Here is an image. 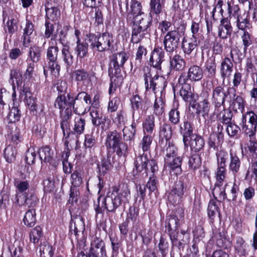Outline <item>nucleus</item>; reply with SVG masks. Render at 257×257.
<instances>
[{"label": "nucleus", "instance_id": "f257e3e1", "mask_svg": "<svg viewBox=\"0 0 257 257\" xmlns=\"http://www.w3.org/2000/svg\"><path fill=\"white\" fill-rule=\"evenodd\" d=\"M88 103H91L90 95L87 92L82 91L75 96L71 92L68 93L66 95H59L55 101L54 106L62 111L64 109H71L72 107L74 113L83 115L88 110Z\"/></svg>", "mask_w": 257, "mask_h": 257}, {"label": "nucleus", "instance_id": "f03ea898", "mask_svg": "<svg viewBox=\"0 0 257 257\" xmlns=\"http://www.w3.org/2000/svg\"><path fill=\"white\" fill-rule=\"evenodd\" d=\"M130 195V190L127 185L123 184L119 188L112 187L105 198V208L108 212H114L123 202L128 200Z\"/></svg>", "mask_w": 257, "mask_h": 257}, {"label": "nucleus", "instance_id": "7ed1b4c3", "mask_svg": "<svg viewBox=\"0 0 257 257\" xmlns=\"http://www.w3.org/2000/svg\"><path fill=\"white\" fill-rule=\"evenodd\" d=\"M227 5L229 17L235 19L236 26L238 29L243 32L249 30L252 26L248 14L241 12L239 6L235 4L233 0L228 1Z\"/></svg>", "mask_w": 257, "mask_h": 257}, {"label": "nucleus", "instance_id": "20e7f679", "mask_svg": "<svg viewBox=\"0 0 257 257\" xmlns=\"http://www.w3.org/2000/svg\"><path fill=\"white\" fill-rule=\"evenodd\" d=\"M105 145L107 150H112L119 157L124 156L128 151L127 143L122 141L121 135L116 130L107 133Z\"/></svg>", "mask_w": 257, "mask_h": 257}, {"label": "nucleus", "instance_id": "39448f33", "mask_svg": "<svg viewBox=\"0 0 257 257\" xmlns=\"http://www.w3.org/2000/svg\"><path fill=\"white\" fill-rule=\"evenodd\" d=\"M86 36L90 48L98 52H102L109 50L113 42L112 35L108 33H103L98 35L89 33Z\"/></svg>", "mask_w": 257, "mask_h": 257}, {"label": "nucleus", "instance_id": "423d86ee", "mask_svg": "<svg viewBox=\"0 0 257 257\" xmlns=\"http://www.w3.org/2000/svg\"><path fill=\"white\" fill-rule=\"evenodd\" d=\"M143 78L146 91L152 90L154 93L157 89H164L166 86V81L164 77L158 74L152 76L151 69L148 66L143 67Z\"/></svg>", "mask_w": 257, "mask_h": 257}, {"label": "nucleus", "instance_id": "0eeeda50", "mask_svg": "<svg viewBox=\"0 0 257 257\" xmlns=\"http://www.w3.org/2000/svg\"><path fill=\"white\" fill-rule=\"evenodd\" d=\"M178 215L180 218L184 217V210L182 208H179L178 211L175 215H171L168 219V221L166 222V231H167L169 235L172 245H178L181 246V243L178 242V237L180 235H178V232L179 226V219Z\"/></svg>", "mask_w": 257, "mask_h": 257}, {"label": "nucleus", "instance_id": "6e6552de", "mask_svg": "<svg viewBox=\"0 0 257 257\" xmlns=\"http://www.w3.org/2000/svg\"><path fill=\"white\" fill-rule=\"evenodd\" d=\"M182 32L178 30L170 31L164 36L163 44L164 49L169 53H173L179 47Z\"/></svg>", "mask_w": 257, "mask_h": 257}, {"label": "nucleus", "instance_id": "1a4fd4ad", "mask_svg": "<svg viewBox=\"0 0 257 257\" xmlns=\"http://www.w3.org/2000/svg\"><path fill=\"white\" fill-rule=\"evenodd\" d=\"M186 186L182 178H180L173 185L168 198L169 201L175 205L181 203L185 197Z\"/></svg>", "mask_w": 257, "mask_h": 257}, {"label": "nucleus", "instance_id": "9d476101", "mask_svg": "<svg viewBox=\"0 0 257 257\" xmlns=\"http://www.w3.org/2000/svg\"><path fill=\"white\" fill-rule=\"evenodd\" d=\"M149 163V166L153 171H158V167L155 160H149L147 153L142 152L139 151L138 155L136 156L134 161L135 170L137 173L142 172L144 169H149L147 167V164Z\"/></svg>", "mask_w": 257, "mask_h": 257}, {"label": "nucleus", "instance_id": "9b49d317", "mask_svg": "<svg viewBox=\"0 0 257 257\" xmlns=\"http://www.w3.org/2000/svg\"><path fill=\"white\" fill-rule=\"evenodd\" d=\"M228 93L223 86L219 85L213 88L211 101L215 111H218L221 106H225V102Z\"/></svg>", "mask_w": 257, "mask_h": 257}, {"label": "nucleus", "instance_id": "f8f14e48", "mask_svg": "<svg viewBox=\"0 0 257 257\" xmlns=\"http://www.w3.org/2000/svg\"><path fill=\"white\" fill-rule=\"evenodd\" d=\"M203 76L202 68L196 65L191 66L188 70L187 75L184 73H181L178 79L179 83H184L188 80L191 81H198L201 80Z\"/></svg>", "mask_w": 257, "mask_h": 257}, {"label": "nucleus", "instance_id": "ddd939ff", "mask_svg": "<svg viewBox=\"0 0 257 257\" xmlns=\"http://www.w3.org/2000/svg\"><path fill=\"white\" fill-rule=\"evenodd\" d=\"M39 154L42 165L43 163H48L55 167L58 165L54 152L49 147L46 146L41 148L39 151Z\"/></svg>", "mask_w": 257, "mask_h": 257}, {"label": "nucleus", "instance_id": "4468645a", "mask_svg": "<svg viewBox=\"0 0 257 257\" xmlns=\"http://www.w3.org/2000/svg\"><path fill=\"white\" fill-rule=\"evenodd\" d=\"M39 199L36 194L32 191H28L25 195L18 196L16 202L19 206H25L28 207H34L37 204Z\"/></svg>", "mask_w": 257, "mask_h": 257}, {"label": "nucleus", "instance_id": "2eb2a0df", "mask_svg": "<svg viewBox=\"0 0 257 257\" xmlns=\"http://www.w3.org/2000/svg\"><path fill=\"white\" fill-rule=\"evenodd\" d=\"M36 36V32L34 30L33 24L30 20H27L22 36L23 45L25 47H28Z\"/></svg>", "mask_w": 257, "mask_h": 257}, {"label": "nucleus", "instance_id": "dca6fc26", "mask_svg": "<svg viewBox=\"0 0 257 257\" xmlns=\"http://www.w3.org/2000/svg\"><path fill=\"white\" fill-rule=\"evenodd\" d=\"M161 151L165 155L164 159L174 158L177 155L178 149L173 141L162 142L159 143Z\"/></svg>", "mask_w": 257, "mask_h": 257}, {"label": "nucleus", "instance_id": "f3484780", "mask_svg": "<svg viewBox=\"0 0 257 257\" xmlns=\"http://www.w3.org/2000/svg\"><path fill=\"white\" fill-rule=\"evenodd\" d=\"M85 230L83 218L81 216H77L71 219L70 223V232L77 238L80 233H82Z\"/></svg>", "mask_w": 257, "mask_h": 257}, {"label": "nucleus", "instance_id": "a211bd4d", "mask_svg": "<svg viewBox=\"0 0 257 257\" xmlns=\"http://www.w3.org/2000/svg\"><path fill=\"white\" fill-rule=\"evenodd\" d=\"M144 14L142 11L141 3L137 0H132L130 10L128 11L126 16V21H132L135 18H140Z\"/></svg>", "mask_w": 257, "mask_h": 257}, {"label": "nucleus", "instance_id": "6ab92c4d", "mask_svg": "<svg viewBox=\"0 0 257 257\" xmlns=\"http://www.w3.org/2000/svg\"><path fill=\"white\" fill-rule=\"evenodd\" d=\"M198 42L196 36L184 37L181 42V48L184 54L190 55L197 47Z\"/></svg>", "mask_w": 257, "mask_h": 257}, {"label": "nucleus", "instance_id": "aec40b11", "mask_svg": "<svg viewBox=\"0 0 257 257\" xmlns=\"http://www.w3.org/2000/svg\"><path fill=\"white\" fill-rule=\"evenodd\" d=\"M232 27L230 23V18H223L221 19L220 25L218 26V36L222 39H226L231 36Z\"/></svg>", "mask_w": 257, "mask_h": 257}, {"label": "nucleus", "instance_id": "412c9836", "mask_svg": "<svg viewBox=\"0 0 257 257\" xmlns=\"http://www.w3.org/2000/svg\"><path fill=\"white\" fill-rule=\"evenodd\" d=\"M241 161L238 156L231 151L229 153L228 169L235 178L239 174Z\"/></svg>", "mask_w": 257, "mask_h": 257}, {"label": "nucleus", "instance_id": "4be33fe9", "mask_svg": "<svg viewBox=\"0 0 257 257\" xmlns=\"http://www.w3.org/2000/svg\"><path fill=\"white\" fill-rule=\"evenodd\" d=\"M233 68V63L228 56L222 60L220 66V74L223 80L231 75Z\"/></svg>", "mask_w": 257, "mask_h": 257}, {"label": "nucleus", "instance_id": "5701e85b", "mask_svg": "<svg viewBox=\"0 0 257 257\" xmlns=\"http://www.w3.org/2000/svg\"><path fill=\"white\" fill-rule=\"evenodd\" d=\"M127 23L132 25L141 30L148 32V30L151 24V20L147 15H142L140 18H135L132 21H127Z\"/></svg>", "mask_w": 257, "mask_h": 257}, {"label": "nucleus", "instance_id": "b1692460", "mask_svg": "<svg viewBox=\"0 0 257 257\" xmlns=\"http://www.w3.org/2000/svg\"><path fill=\"white\" fill-rule=\"evenodd\" d=\"M61 113V121L60 127L63 131L64 136H65V132L68 134V136L70 133V119L72 115L71 109H64L63 111L60 110Z\"/></svg>", "mask_w": 257, "mask_h": 257}, {"label": "nucleus", "instance_id": "393cba45", "mask_svg": "<svg viewBox=\"0 0 257 257\" xmlns=\"http://www.w3.org/2000/svg\"><path fill=\"white\" fill-rule=\"evenodd\" d=\"M165 52L161 47H157L152 53L150 61L155 68L161 69V65L164 61Z\"/></svg>", "mask_w": 257, "mask_h": 257}, {"label": "nucleus", "instance_id": "a878e982", "mask_svg": "<svg viewBox=\"0 0 257 257\" xmlns=\"http://www.w3.org/2000/svg\"><path fill=\"white\" fill-rule=\"evenodd\" d=\"M220 205L216 198L212 199L210 200L207 208V214L209 218L210 221L211 223H213L214 220L217 217H220V209L218 206Z\"/></svg>", "mask_w": 257, "mask_h": 257}, {"label": "nucleus", "instance_id": "bb28decb", "mask_svg": "<svg viewBox=\"0 0 257 257\" xmlns=\"http://www.w3.org/2000/svg\"><path fill=\"white\" fill-rule=\"evenodd\" d=\"M180 133L183 136V142L185 147H188L189 138L193 136V128L191 123L188 121H184L180 125Z\"/></svg>", "mask_w": 257, "mask_h": 257}, {"label": "nucleus", "instance_id": "cd10ccee", "mask_svg": "<svg viewBox=\"0 0 257 257\" xmlns=\"http://www.w3.org/2000/svg\"><path fill=\"white\" fill-rule=\"evenodd\" d=\"M165 166L168 167L170 171H174L177 175L181 172L182 159L181 157H175L172 158L164 159Z\"/></svg>", "mask_w": 257, "mask_h": 257}, {"label": "nucleus", "instance_id": "c85d7f7f", "mask_svg": "<svg viewBox=\"0 0 257 257\" xmlns=\"http://www.w3.org/2000/svg\"><path fill=\"white\" fill-rule=\"evenodd\" d=\"M159 134V143H162V142L164 141V142H165V141H170L173 135L171 125L168 122L160 124Z\"/></svg>", "mask_w": 257, "mask_h": 257}, {"label": "nucleus", "instance_id": "c756f323", "mask_svg": "<svg viewBox=\"0 0 257 257\" xmlns=\"http://www.w3.org/2000/svg\"><path fill=\"white\" fill-rule=\"evenodd\" d=\"M138 124V120L133 119L132 124L129 126H125L122 130L123 139L125 142L134 141L136 133V127Z\"/></svg>", "mask_w": 257, "mask_h": 257}, {"label": "nucleus", "instance_id": "7c9ffc66", "mask_svg": "<svg viewBox=\"0 0 257 257\" xmlns=\"http://www.w3.org/2000/svg\"><path fill=\"white\" fill-rule=\"evenodd\" d=\"M204 145V140L201 136L194 134L190 138L189 146L192 151L199 152L203 149Z\"/></svg>", "mask_w": 257, "mask_h": 257}, {"label": "nucleus", "instance_id": "2f4dec72", "mask_svg": "<svg viewBox=\"0 0 257 257\" xmlns=\"http://www.w3.org/2000/svg\"><path fill=\"white\" fill-rule=\"evenodd\" d=\"M132 108V118L135 119V115L136 111L141 110L144 111L145 108V102L138 94H134L130 99Z\"/></svg>", "mask_w": 257, "mask_h": 257}, {"label": "nucleus", "instance_id": "473e14b6", "mask_svg": "<svg viewBox=\"0 0 257 257\" xmlns=\"http://www.w3.org/2000/svg\"><path fill=\"white\" fill-rule=\"evenodd\" d=\"M10 81L12 85L13 93L12 96L16 97V84L17 87L20 86L22 84V75L19 69L17 68H13L10 70Z\"/></svg>", "mask_w": 257, "mask_h": 257}, {"label": "nucleus", "instance_id": "72a5a7b5", "mask_svg": "<svg viewBox=\"0 0 257 257\" xmlns=\"http://www.w3.org/2000/svg\"><path fill=\"white\" fill-rule=\"evenodd\" d=\"M90 115L91 118V122L93 125L99 126L104 125L106 120L105 117L100 111L99 109L91 108ZM102 127V126H101Z\"/></svg>", "mask_w": 257, "mask_h": 257}, {"label": "nucleus", "instance_id": "f704fd0d", "mask_svg": "<svg viewBox=\"0 0 257 257\" xmlns=\"http://www.w3.org/2000/svg\"><path fill=\"white\" fill-rule=\"evenodd\" d=\"M182 85L181 88L180 90V95L185 101L188 102L197 96L195 95L192 89L191 85L185 82L184 83H180Z\"/></svg>", "mask_w": 257, "mask_h": 257}, {"label": "nucleus", "instance_id": "c9c22d12", "mask_svg": "<svg viewBox=\"0 0 257 257\" xmlns=\"http://www.w3.org/2000/svg\"><path fill=\"white\" fill-rule=\"evenodd\" d=\"M170 68L175 71H182L185 67V60L179 54H175L170 58Z\"/></svg>", "mask_w": 257, "mask_h": 257}, {"label": "nucleus", "instance_id": "e433bc0d", "mask_svg": "<svg viewBox=\"0 0 257 257\" xmlns=\"http://www.w3.org/2000/svg\"><path fill=\"white\" fill-rule=\"evenodd\" d=\"M231 103V105L234 110L237 111L238 110L241 112H243L245 107V101L241 96L236 94L235 89H234Z\"/></svg>", "mask_w": 257, "mask_h": 257}, {"label": "nucleus", "instance_id": "4c0bfd02", "mask_svg": "<svg viewBox=\"0 0 257 257\" xmlns=\"http://www.w3.org/2000/svg\"><path fill=\"white\" fill-rule=\"evenodd\" d=\"M165 0H150V14L159 16L163 12L165 7Z\"/></svg>", "mask_w": 257, "mask_h": 257}, {"label": "nucleus", "instance_id": "58836bf2", "mask_svg": "<svg viewBox=\"0 0 257 257\" xmlns=\"http://www.w3.org/2000/svg\"><path fill=\"white\" fill-rule=\"evenodd\" d=\"M128 59V55L125 52L122 51L112 55L110 64L123 67L125 62Z\"/></svg>", "mask_w": 257, "mask_h": 257}, {"label": "nucleus", "instance_id": "ea45409f", "mask_svg": "<svg viewBox=\"0 0 257 257\" xmlns=\"http://www.w3.org/2000/svg\"><path fill=\"white\" fill-rule=\"evenodd\" d=\"M222 107V110L219 109L218 111L215 110V112L217 113V116L220 122L227 124L231 122L232 113L229 109H226L225 106Z\"/></svg>", "mask_w": 257, "mask_h": 257}, {"label": "nucleus", "instance_id": "a19ab883", "mask_svg": "<svg viewBox=\"0 0 257 257\" xmlns=\"http://www.w3.org/2000/svg\"><path fill=\"white\" fill-rule=\"evenodd\" d=\"M73 123L72 133L76 135L82 134L85 130V119L80 116H76L74 119Z\"/></svg>", "mask_w": 257, "mask_h": 257}, {"label": "nucleus", "instance_id": "79ce46f5", "mask_svg": "<svg viewBox=\"0 0 257 257\" xmlns=\"http://www.w3.org/2000/svg\"><path fill=\"white\" fill-rule=\"evenodd\" d=\"M155 118L153 115H148L143 123L144 134L152 135L155 126Z\"/></svg>", "mask_w": 257, "mask_h": 257}, {"label": "nucleus", "instance_id": "37998d69", "mask_svg": "<svg viewBox=\"0 0 257 257\" xmlns=\"http://www.w3.org/2000/svg\"><path fill=\"white\" fill-rule=\"evenodd\" d=\"M121 66L109 64L108 68V75L110 80H113L116 79L121 82L123 80V76L121 73Z\"/></svg>", "mask_w": 257, "mask_h": 257}, {"label": "nucleus", "instance_id": "c03bdc74", "mask_svg": "<svg viewBox=\"0 0 257 257\" xmlns=\"http://www.w3.org/2000/svg\"><path fill=\"white\" fill-rule=\"evenodd\" d=\"M28 58L27 61L33 62L36 63L41 60V48L36 46L30 47L28 52Z\"/></svg>", "mask_w": 257, "mask_h": 257}, {"label": "nucleus", "instance_id": "a18cd8bd", "mask_svg": "<svg viewBox=\"0 0 257 257\" xmlns=\"http://www.w3.org/2000/svg\"><path fill=\"white\" fill-rule=\"evenodd\" d=\"M14 186L16 187V199L18 198V196L20 195H25L27 193L26 191L28 190L30 185L28 181H20L16 180L14 182Z\"/></svg>", "mask_w": 257, "mask_h": 257}, {"label": "nucleus", "instance_id": "49530a36", "mask_svg": "<svg viewBox=\"0 0 257 257\" xmlns=\"http://www.w3.org/2000/svg\"><path fill=\"white\" fill-rule=\"evenodd\" d=\"M205 69L207 72L208 77H214L216 73V63L214 57L209 58L205 63Z\"/></svg>", "mask_w": 257, "mask_h": 257}, {"label": "nucleus", "instance_id": "de8ad7c7", "mask_svg": "<svg viewBox=\"0 0 257 257\" xmlns=\"http://www.w3.org/2000/svg\"><path fill=\"white\" fill-rule=\"evenodd\" d=\"M59 48L57 45L49 44L46 51V59L49 62H54L58 59Z\"/></svg>", "mask_w": 257, "mask_h": 257}, {"label": "nucleus", "instance_id": "09e8293b", "mask_svg": "<svg viewBox=\"0 0 257 257\" xmlns=\"http://www.w3.org/2000/svg\"><path fill=\"white\" fill-rule=\"evenodd\" d=\"M77 257H107L106 248L105 249L89 250L86 254L82 250L79 249Z\"/></svg>", "mask_w": 257, "mask_h": 257}, {"label": "nucleus", "instance_id": "8fccbe9b", "mask_svg": "<svg viewBox=\"0 0 257 257\" xmlns=\"http://www.w3.org/2000/svg\"><path fill=\"white\" fill-rule=\"evenodd\" d=\"M153 136L150 134H144V136L139 144L142 152L147 153L149 151L152 144Z\"/></svg>", "mask_w": 257, "mask_h": 257}, {"label": "nucleus", "instance_id": "3c124183", "mask_svg": "<svg viewBox=\"0 0 257 257\" xmlns=\"http://www.w3.org/2000/svg\"><path fill=\"white\" fill-rule=\"evenodd\" d=\"M226 176V167L217 166V170L215 173L216 182V187H221Z\"/></svg>", "mask_w": 257, "mask_h": 257}, {"label": "nucleus", "instance_id": "603ef678", "mask_svg": "<svg viewBox=\"0 0 257 257\" xmlns=\"http://www.w3.org/2000/svg\"><path fill=\"white\" fill-rule=\"evenodd\" d=\"M18 20L13 16L8 17V20L5 27L6 32L10 35L14 34L18 30Z\"/></svg>", "mask_w": 257, "mask_h": 257}, {"label": "nucleus", "instance_id": "864d4df0", "mask_svg": "<svg viewBox=\"0 0 257 257\" xmlns=\"http://www.w3.org/2000/svg\"><path fill=\"white\" fill-rule=\"evenodd\" d=\"M23 221L26 226H33L36 222L35 210L33 209L28 210L25 213Z\"/></svg>", "mask_w": 257, "mask_h": 257}, {"label": "nucleus", "instance_id": "5fc2aeb1", "mask_svg": "<svg viewBox=\"0 0 257 257\" xmlns=\"http://www.w3.org/2000/svg\"><path fill=\"white\" fill-rule=\"evenodd\" d=\"M147 33L134 26H132L131 42L133 44L140 43Z\"/></svg>", "mask_w": 257, "mask_h": 257}, {"label": "nucleus", "instance_id": "6e6d98bb", "mask_svg": "<svg viewBox=\"0 0 257 257\" xmlns=\"http://www.w3.org/2000/svg\"><path fill=\"white\" fill-rule=\"evenodd\" d=\"M224 138L222 136H218L216 134L210 135L207 143L210 148L214 150L217 149L223 142Z\"/></svg>", "mask_w": 257, "mask_h": 257}, {"label": "nucleus", "instance_id": "4d7b16f0", "mask_svg": "<svg viewBox=\"0 0 257 257\" xmlns=\"http://www.w3.org/2000/svg\"><path fill=\"white\" fill-rule=\"evenodd\" d=\"M111 165L109 160L105 158L103 159L100 163L97 164L99 177H103L110 169Z\"/></svg>", "mask_w": 257, "mask_h": 257}, {"label": "nucleus", "instance_id": "13d9d810", "mask_svg": "<svg viewBox=\"0 0 257 257\" xmlns=\"http://www.w3.org/2000/svg\"><path fill=\"white\" fill-rule=\"evenodd\" d=\"M165 105V102L162 97L156 98L153 106L154 113L157 116H161L164 113Z\"/></svg>", "mask_w": 257, "mask_h": 257}, {"label": "nucleus", "instance_id": "bf43d9fd", "mask_svg": "<svg viewBox=\"0 0 257 257\" xmlns=\"http://www.w3.org/2000/svg\"><path fill=\"white\" fill-rule=\"evenodd\" d=\"M21 114L18 107L14 103V106H12L10 111L8 115L7 119L9 122L13 123L20 120Z\"/></svg>", "mask_w": 257, "mask_h": 257}, {"label": "nucleus", "instance_id": "052dcab7", "mask_svg": "<svg viewBox=\"0 0 257 257\" xmlns=\"http://www.w3.org/2000/svg\"><path fill=\"white\" fill-rule=\"evenodd\" d=\"M217 166L226 167L227 161L229 158L228 153L224 150H220L216 153Z\"/></svg>", "mask_w": 257, "mask_h": 257}, {"label": "nucleus", "instance_id": "680f3d73", "mask_svg": "<svg viewBox=\"0 0 257 257\" xmlns=\"http://www.w3.org/2000/svg\"><path fill=\"white\" fill-rule=\"evenodd\" d=\"M201 159L198 154L191 155L189 158V167L192 170L199 169L201 166Z\"/></svg>", "mask_w": 257, "mask_h": 257}, {"label": "nucleus", "instance_id": "e2e57ef3", "mask_svg": "<svg viewBox=\"0 0 257 257\" xmlns=\"http://www.w3.org/2000/svg\"><path fill=\"white\" fill-rule=\"evenodd\" d=\"M45 10L46 17L52 21H56L60 16V11L57 7H51L49 8L46 7Z\"/></svg>", "mask_w": 257, "mask_h": 257}, {"label": "nucleus", "instance_id": "0e129e2a", "mask_svg": "<svg viewBox=\"0 0 257 257\" xmlns=\"http://www.w3.org/2000/svg\"><path fill=\"white\" fill-rule=\"evenodd\" d=\"M72 75L75 80L77 82L78 84L80 82H84L88 79L89 76L87 71L84 69L74 71Z\"/></svg>", "mask_w": 257, "mask_h": 257}, {"label": "nucleus", "instance_id": "69168bd1", "mask_svg": "<svg viewBox=\"0 0 257 257\" xmlns=\"http://www.w3.org/2000/svg\"><path fill=\"white\" fill-rule=\"evenodd\" d=\"M75 51L77 57L82 58L87 56L88 54V47L87 44L84 43L80 42L79 39L77 41V46Z\"/></svg>", "mask_w": 257, "mask_h": 257}, {"label": "nucleus", "instance_id": "338daca9", "mask_svg": "<svg viewBox=\"0 0 257 257\" xmlns=\"http://www.w3.org/2000/svg\"><path fill=\"white\" fill-rule=\"evenodd\" d=\"M242 44L243 46V50L244 53H246L247 48L250 46L253 42L251 35L248 31H243V34L241 36Z\"/></svg>", "mask_w": 257, "mask_h": 257}, {"label": "nucleus", "instance_id": "774afa93", "mask_svg": "<svg viewBox=\"0 0 257 257\" xmlns=\"http://www.w3.org/2000/svg\"><path fill=\"white\" fill-rule=\"evenodd\" d=\"M42 236V229L41 227L37 226L33 228L30 233V241L34 243H37Z\"/></svg>", "mask_w": 257, "mask_h": 257}]
</instances>
